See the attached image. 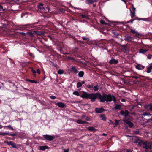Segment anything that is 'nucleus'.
<instances>
[{
	"label": "nucleus",
	"instance_id": "obj_1",
	"mask_svg": "<svg viewBox=\"0 0 152 152\" xmlns=\"http://www.w3.org/2000/svg\"><path fill=\"white\" fill-rule=\"evenodd\" d=\"M80 96L83 99H89L92 102L95 101L97 99L99 100L100 102L102 103L105 101L110 102L113 101L114 103H115L117 100L116 98L114 96L110 94H106L104 92H102V95L100 93H92L89 94L86 91H83Z\"/></svg>",
	"mask_w": 152,
	"mask_h": 152
},
{
	"label": "nucleus",
	"instance_id": "obj_30",
	"mask_svg": "<svg viewBox=\"0 0 152 152\" xmlns=\"http://www.w3.org/2000/svg\"><path fill=\"white\" fill-rule=\"evenodd\" d=\"M115 105L114 109L115 110H120L121 109V106L120 105L115 104Z\"/></svg>",
	"mask_w": 152,
	"mask_h": 152
},
{
	"label": "nucleus",
	"instance_id": "obj_58",
	"mask_svg": "<svg viewBox=\"0 0 152 152\" xmlns=\"http://www.w3.org/2000/svg\"><path fill=\"white\" fill-rule=\"evenodd\" d=\"M28 54L30 56H31V57H32L33 56V54L31 53H28Z\"/></svg>",
	"mask_w": 152,
	"mask_h": 152
},
{
	"label": "nucleus",
	"instance_id": "obj_39",
	"mask_svg": "<svg viewBox=\"0 0 152 152\" xmlns=\"http://www.w3.org/2000/svg\"><path fill=\"white\" fill-rule=\"evenodd\" d=\"M67 59L68 60H72L74 61H75V58L73 57H71L70 56H68L67 57Z\"/></svg>",
	"mask_w": 152,
	"mask_h": 152
},
{
	"label": "nucleus",
	"instance_id": "obj_55",
	"mask_svg": "<svg viewBox=\"0 0 152 152\" xmlns=\"http://www.w3.org/2000/svg\"><path fill=\"white\" fill-rule=\"evenodd\" d=\"M87 88L89 89H91V88H93V86L92 85H88L87 86Z\"/></svg>",
	"mask_w": 152,
	"mask_h": 152
},
{
	"label": "nucleus",
	"instance_id": "obj_31",
	"mask_svg": "<svg viewBox=\"0 0 152 152\" xmlns=\"http://www.w3.org/2000/svg\"><path fill=\"white\" fill-rule=\"evenodd\" d=\"M30 68L31 69V72L33 73L34 77L36 76V70H34V69L32 67H31Z\"/></svg>",
	"mask_w": 152,
	"mask_h": 152
},
{
	"label": "nucleus",
	"instance_id": "obj_34",
	"mask_svg": "<svg viewBox=\"0 0 152 152\" xmlns=\"http://www.w3.org/2000/svg\"><path fill=\"white\" fill-rule=\"evenodd\" d=\"M128 118H124V119H126L127 120V121H132L133 120V118L131 116L129 115V116H128Z\"/></svg>",
	"mask_w": 152,
	"mask_h": 152
},
{
	"label": "nucleus",
	"instance_id": "obj_15",
	"mask_svg": "<svg viewBox=\"0 0 152 152\" xmlns=\"http://www.w3.org/2000/svg\"><path fill=\"white\" fill-rule=\"evenodd\" d=\"M135 67L136 69L139 70H141L144 69L145 66L140 64H138L136 65Z\"/></svg>",
	"mask_w": 152,
	"mask_h": 152
},
{
	"label": "nucleus",
	"instance_id": "obj_12",
	"mask_svg": "<svg viewBox=\"0 0 152 152\" xmlns=\"http://www.w3.org/2000/svg\"><path fill=\"white\" fill-rule=\"evenodd\" d=\"M56 104L58 106L62 108H63L66 107L65 105L61 102H58Z\"/></svg>",
	"mask_w": 152,
	"mask_h": 152
},
{
	"label": "nucleus",
	"instance_id": "obj_37",
	"mask_svg": "<svg viewBox=\"0 0 152 152\" xmlns=\"http://www.w3.org/2000/svg\"><path fill=\"white\" fill-rule=\"evenodd\" d=\"M98 86L97 85L94 86L93 87V90L94 91H97L98 90Z\"/></svg>",
	"mask_w": 152,
	"mask_h": 152
},
{
	"label": "nucleus",
	"instance_id": "obj_16",
	"mask_svg": "<svg viewBox=\"0 0 152 152\" xmlns=\"http://www.w3.org/2000/svg\"><path fill=\"white\" fill-rule=\"evenodd\" d=\"M50 147L46 145H43L39 147V150H40L44 151L46 149H48Z\"/></svg>",
	"mask_w": 152,
	"mask_h": 152
},
{
	"label": "nucleus",
	"instance_id": "obj_33",
	"mask_svg": "<svg viewBox=\"0 0 152 152\" xmlns=\"http://www.w3.org/2000/svg\"><path fill=\"white\" fill-rule=\"evenodd\" d=\"M88 129L89 130L92 131L95 130V128L93 126H89L88 127Z\"/></svg>",
	"mask_w": 152,
	"mask_h": 152
},
{
	"label": "nucleus",
	"instance_id": "obj_9",
	"mask_svg": "<svg viewBox=\"0 0 152 152\" xmlns=\"http://www.w3.org/2000/svg\"><path fill=\"white\" fill-rule=\"evenodd\" d=\"M118 63V61L117 60H115L113 58H112L111 59L109 62V63L111 64H117Z\"/></svg>",
	"mask_w": 152,
	"mask_h": 152
},
{
	"label": "nucleus",
	"instance_id": "obj_10",
	"mask_svg": "<svg viewBox=\"0 0 152 152\" xmlns=\"http://www.w3.org/2000/svg\"><path fill=\"white\" fill-rule=\"evenodd\" d=\"M49 7H44V8L41 10V11L42 12H45L47 13V12H49Z\"/></svg>",
	"mask_w": 152,
	"mask_h": 152
},
{
	"label": "nucleus",
	"instance_id": "obj_42",
	"mask_svg": "<svg viewBox=\"0 0 152 152\" xmlns=\"http://www.w3.org/2000/svg\"><path fill=\"white\" fill-rule=\"evenodd\" d=\"M11 146L12 148H16L17 147H16V144L14 143L13 142V143L11 144Z\"/></svg>",
	"mask_w": 152,
	"mask_h": 152
},
{
	"label": "nucleus",
	"instance_id": "obj_18",
	"mask_svg": "<svg viewBox=\"0 0 152 152\" xmlns=\"http://www.w3.org/2000/svg\"><path fill=\"white\" fill-rule=\"evenodd\" d=\"M34 34H37L39 36H40L43 34V32L41 31H34Z\"/></svg>",
	"mask_w": 152,
	"mask_h": 152
},
{
	"label": "nucleus",
	"instance_id": "obj_40",
	"mask_svg": "<svg viewBox=\"0 0 152 152\" xmlns=\"http://www.w3.org/2000/svg\"><path fill=\"white\" fill-rule=\"evenodd\" d=\"M82 83L80 82H78L77 83V87L80 88L82 86Z\"/></svg>",
	"mask_w": 152,
	"mask_h": 152
},
{
	"label": "nucleus",
	"instance_id": "obj_54",
	"mask_svg": "<svg viewBox=\"0 0 152 152\" xmlns=\"http://www.w3.org/2000/svg\"><path fill=\"white\" fill-rule=\"evenodd\" d=\"M28 34L29 35L31 36L32 37V36H34V33H33L32 32H29Z\"/></svg>",
	"mask_w": 152,
	"mask_h": 152
},
{
	"label": "nucleus",
	"instance_id": "obj_26",
	"mask_svg": "<svg viewBox=\"0 0 152 152\" xmlns=\"http://www.w3.org/2000/svg\"><path fill=\"white\" fill-rule=\"evenodd\" d=\"M77 122L79 124H84L87 123V122L83 121L80 119L78 120L77 121Z\"/></svg>",
	"mask_w": 152,
	"mask_h": 152
},
{
	"label": "nucleus",
	"instance_id": "obj_23",
	"mask_svg": "<svg viewBox=\"0 0 152 152\" xmlns=\"http://www.w3.org/2000/svg\"><path fill=\"white\" fill-rule=\"evenodd\" d=\"M143 115L145 116H148V117L152 116V114L150 113H147L146 112H144L143 113Z\"/></svg>",
	"mask_w": 152,
	"mask_h": 152
},
{
	"label": "nucleus",
	"instance_id": "obj_8",
	"mask_svg": "<svg viewBox=\"0 0 152 152\" xmlns=\"http://www.w3.org/2000/svg\"><path fill=\"white\" fill-rule=\"evenodd\" d=\"M145 109H148L149 108V110L152 111V104H145Z\"/></svg>",
	"mask_w": 152,
	"mask_h": 152
},
{
	"label": "nucleus",
	"instance_id": "obj_46",
	"mask_svg": "<svg viewBox=\"0 0 152 152\" xmlns=\"http://www.w3.org/2000/svg\"><path fill=\"white\" fill-rule=\"evenodd\" d=\"M131 77H132L133 78H134L136 79H140V77H138L135 76H131Z\"/></svg>",
	"mask_w": 152,
	"mask_h": 152
},
{
	"label": "nucleus",
	"instance_id": "obj_49",
	"mask_svg": "<svg viewBox=\"0 0 152 152\" xmlns=\"http://www.w3.org/2000/svg\"><path fill=\"white\" fill-rule=\"evenodd\" d=\"M50 98H51V99L53 100L55 99L56 97L55 96H50Z\"/></svg>",
	"mask_w": 152,
	"mask_h": 152
},
{
	"label": "nucleus",
	"instance_id": "obj_24",
	"mask_svg": "<svg viewBox=\"0 0 152 152\" xmlns=\"http://www.w3.org/2000/svg\"><path fill=\"white\" fill-rule=\"evenodd\" d=\"M4 128H6L8 129H10L12 131H14V129L13 128V127H12V126H11V125H9L8 126H4Z\"/></svg>",
	"mask_w": 152,
	"mask_h": 152
},
{
	"label": "nucleus",
	"instance_id": "obj_61",
	"mask_svg": "<svg viewBox=\"0 0 152 152\" xmlns=\"http://www.w3.org/2000/svg\"><path fill=\"white\" fill-rule=\"evenodd\" d=\"M148 122H151L152 121V117L148 119Z\"/></svg>",
	"mask_w": 152,
	"mask_h": 152
},
{
	"label": "nucleus",
	"instance_id": "obj_60",
	"mask_svg": "<svg viewBox=\"0 0 152 152\" xmlns=\"http://www.w3.org/2000/svg\"><path fill=\"white\" fill-rule=\"evenodd\" d=\"M13 142L12 141H10L9 142L8 145H11V144L13 143Z\"/></svg>",
	"mask_w": 152,
	"mask_h": 152
},
{
	"label": "nucleus",
	"instance_id": "obj_13",
	"mask_svg": "<svg viewBox=\"0 0 152 152\" xmlns=\"http://www.w3.org/2000/svg\"><path fill=\"white\" fill-rule=\"evenodd\" d=\"M79 16L81 17L82 19H89V18L87 14H80Z\"/></svg>",
	"mask_w": 152,
	"mask_h": 152
},
{
	"label": "nucleus",
	"instance_id": "obj_36",
	"mask_svg": "<svg viewBox=\"0 0 152 152\" xmlns=\"http://www.w3.org/2000/svg\"><path fill=\"white\" fill-rule=\"evenodd\" d=\"M73 94L77 96H80L79 92L77 91H75L73 92Z\"/></svg>",
	"mask_w": 152,
	"mask_h": 152
},
{
	"label": "nucleus",
	"instance_id": "obj_45",
	"mask_svg": "<svg viewBox=\"0 0 152 152\" xmlns=\"http://www.w3.org/2000/svg\"><path fill=\"white\" fill-rule=\"evenodd\" d=\"M82 39L83 40L87 41H89V39L88 38L85 37H82Z\"/></svg>",
	"mask_w": 152,
	"mask_h": 152
},
{
	"label": "nucleus",
	"instance_id": "obj_56",
	"mask_svg": "<svg viewBox=\"0 0 152 152\" xmlns=\"http://www.w3.org/2000/svg\"><path fill=\"white\" fill-rule=\"evenodd\" d=\"M60 11L62 12H64L65 11V10L62 8H61L60 9Z\"/></svg>",
	"mask_w": 152,
	"mask_h": 152
},
{
	"label": "nucleus",
	"instance_id": "obj_43",
	"mask_svg": "<svg viewBox=\"0 0 152 152\" xmlns=\"http://www.w3.org/2000/svg\"><path fill=\"white\" fill-rule=\"evenodd\" d=\"M126 39V40H128L129 41H130L131 40V37L130 36H127V37L125 38Z\"/></svg>",
	"mask_w": 152,
	"mask_h": 152
},
{
	"label": "nucleus",
	"instance_id": "obj_32",
	"mask_svg": "<svg viewBox=\"0 0 152 152\" xmlns=\"http://www.w3.org/2000/svg\"><path fill=\"white\" fill-rule=\"evenodd\" d=\"M130 11L131 13V18H133L135 16V12H133L132 10H130Z\"/></svg>",
	"mask_w": 152,
	"mask_h": 152
},
{
	"label": "nucleus",
	"instance_id": "obj_47",
	"mask_svg": "<svg viewBox=\"0 0 152 152\" xmlns=\"http://www.w3.org/2000/svg\"><path fill=\"white\" fill-rule=\"evenodd\" d=\"M102 25H104V24L105 23V22L104 20H101L100 21Z\"/></svg>",
	"mask_w": 152,
	"mask_h": 152
},
{
	"label": "nucleus",
	"instance_id": "obj_20",
	"mask_svg": "<svg viewBox=\"0 0 152 152\" xmlns=\"http://www.w3.org/2000/svg\"><path fill=\"white\" fill-rule=\"evenodd\" d=\"M100 118H102V120L104 121H106L107 118L105 117V115L104 114H101L100 115Z\"/></svg>",
	"mask_w": 152,
	"mask_h": 152
},
{
	"label": "nucleus",
	"instance_id": "obj_22",
	"mask_svg": "<svg viewBox=\"0 0 152 152\" xmlns=\"http://www.w3.org/2000/svg\"><path fill=\"white\" fill-rule=\"evenodd\" d=\"M134 19H136V20H138L139 21L142 20L145 21H148L149 20L148 18H138L136 17V18Z\"/></svg>",
	"mask_w": 152,
	"mask_h": 152
},
{
	"label": "nucleus",
	"instance_id": "obj_62",
	"mask_svg": "<svg viewBox=\"0 0 152 152\" xmlns=\"http://www.w3.org/2000/svg\"><path fill=\"white\" fill-rule=\"evenodd\" d=\"M64 152H69L68 149H65Z\"/></svg>",
	"mask_w": 152,
	"mask_h": 152
},
{
	"label": "nucleus",
	"instance_id": "obj_57",
	"mask_svg": "<svg viewBox=\"0 0 152 152\" xmlns=\"http://www.w3.org/2000/svg\"><path fill=\"white\" fill-rule=\"evenodd\" d=\"M142 77H145V78H146V79H147V80H152V79L151 78H150L149 77H145L144 76H142Z\"/></svg>",
	"mask_w": 152,
	"mask_h": 152
},
{
	"label": "nucleus",
	"instance_id": "obj_38",
	"mask_svg": "<svg viewBox=\"0 0 152 152\" xmlns=\"http://www.w3.org/2000/svg\"><path fill=\"white\" fill-rule=\"evenodd\" d=\"M64 72V71L63 70H59L58 71V74L59 75H61L63 74Z\"/></svg>",
	"mask_w": 152,
	"mask_h": 152
},
{
	"label": "nucleus",
	"instance_id": "obj_2",
	"mask_svg": "<svg viewBox=\"0 0 152 152\" xmlns=\"http://www.w3.org/2000/svg\"><path fill=\"white\" fill-rule=\"evenodd\" d=\"M138 141H140L139 142H138L139 145L141 146L143 148L145 149L151 148V145L148 142H144L142 140L140 141L139 139H138L137 141H136V142H138Z\"/></svg>",
	"mask_w": 152,
	"mask_h": 152
},
{
	"label": "nucleus",
	"instance_id": "obj_53",
	"mask_svg": "<svg viewBox=\"0 0 152 152\" xmlns=\"http://www.w3.org/2000/svg\"><path fill=\"white\" fill-rule=\"evenodd\" d=\"M37 72V73H38V74L39 75H40V74H41V71H40V70L39 69H38L37 70V72Z\"/></svg>",
	"mask_w": 152,
	"mask_h": 152
},
{
	"label": "nucleus",
	"instance_id": "obj_11",
	"mask_svg": "<svg viewBox=\"0 0 152 152\" xmlns=\"http://www.w3.org/2000/svg\"><path fill=\"white\" fill-rule=\"evenodd\" d=\"M0 135H2V136H5V135H9L11 136H15L16 135V134L15 133L11 134H9V133H5V132H3L2 133L1 132H0Z\"/></svg>",
	"mask_w": 152,
	"mask_h": 152
},
{
	"label": "nucleus",
	"instance_id": "obj_63",
	"mask_svg": "<svg viewBox=\"0 0 152 152\" xmlns=\"http://www.w3.org/2000/svg\"><path fill=\"white\" fill-rule=\"evenodd\" d=\"M21 34H22V35L24 36L25 35V34L23 32H21Z\"/></svg>",
	"mask_w": 152,
	"mask_h": 152
},
{
	"label": "nucleus",
	"instance_id": "obj_50",
	"mask_svg": "<svg viewBox=\"0 0 152 152\" xmlns=\"http://www.w3.org/2000/svg\"><path fill=\"white\" fill-rule=\"evenodd\" d=\"M134 133L135 134H138L139 133V131L138 130L137 131H134Z\"/></svg>",
	"mask_w": 152,
	"mask_h": 152
},
{
	"label": "nucleus",
	"instance_id": "obj_52",
	"mask_svg": "<svg viewBox=\"0 0 152 152\" xmlns=\"http://www.w3.org/2000/svg\"><path fill=\"white\" fill-rule=\"evenodd\" d=\"M69 37H71V38H72L73 39H74V40H76V38H75V37L74 36H72L71 34H69Z\"/></svg>",
	"mask_w": 152,
	"mask_h": 152
},
{
	"label": "nucleus",
	"instance_id": "obj_41",
	"mask_svg": "<svg viewBox=\"0 0 152 152\" xmlns=\"http://www.w3.org/2000/svg\"><path fill=\"white\" fill-rule=\"evenodd\" d=\"M113 34L114 36L117 38H118V36H119V35L116 32H114L113 33Z\"/></svg>",
	"mask_w": 152,
	"mask_h": 152
},
{
	"label": "nucleus",
	"instance_id": "obj_17",
	"mask_svg": "<svg viewBox=\"0 0 152 152\" xmlns=\"http://www.w3.org/2000/svg\"><path fill=\"white\" fill-rule=\"evenodd\" d=\"M37 23H33L32 24H28L27 25H25L23 26V27L25 28H28L29 27H33L34 26V25L36 24H37Z\"/></svg>",
	"mask_w": 152,
	"mask_h": 152
},
{
	"label": "nucleus",
	"instance_id": "obj_7",
	"mask_svg": "<svg viewBox=\"0 0 152 152\" xmlns=\"http://www.w3.org/2000/svg\"><path fill=\"white\" fill-rule=\"evenodd\" d=\"M129 28L130 30V32L133 34H135V36L136 37H138L139 36L141 35L139 34L137 32L135 31V30H134L131 29L130 27H129Z\"/></svg>",
	"mask_w": 152,
	"mask_h": 152
},
{
	"label": "nucleus",
	"instance_id": "obj_59",
	"mask_svg": "<svg viewBox=\"0 0 152 152\" xmlns=\"http://www.w3.org/2000/svg\"><path fill=\"white\" fill-rule=\"evenodd\" d=\"M152 56V55H149L148 56V58L149 59H151Z\"/></svg>",
	"mask_w": 152,
	"mask_h": 152
},
{
	"label": "nucleus",
	"instance_id": "obj_51",
	"mask_svg": "<svg viewBox=\"0 0 152 152\" xmlns=\"http://www.w3.org/2000/svg\"><path fill=\"white\" fill-rule=\"evenodd\" d=\"M115 126H117L119 124V121L115 119Z\"/></svg>",
	"mask_w": 152,
	"mask_h": 152
},
{
	"label": "nucleus",
	"instance_id": "obj_64",
	"mask_svg": "<svg viewBox=\"0 0 152 152\" xmlns=\"http://www.w3.org/2000/svg\"><path fill=\"white\" fill-rule=\"evenodd\" d=\"M126 152H132L130 150H127V151Z\"/></svg>",
	"mask_w": 152,
	"mask_h": 152
},
{
	"label": "nucleus",
	"instance_id": "obj_29",
	"mask_svg": "<svg viewBox=\"0 0 152 152\" xmlns=\"http://www.w3.org/2000/svg\"><path fill=\"white\" fill-rule=\"evenodd\" d=\"M147 72L148 73H150L151 72V70L152 69V65H150L149 67H147Z\"/></svg>",
	"mask_w": 152,
	"mask_h": 152
},
{
	"label": "nucleus",
	"instance_id": "obj_6",
	"mask_svg": "<svg viewBox=\"0 0 152 152\" xmlns=\"http://www.w3.org/2000/svg\"><path fill=\"white\" fill-rule=\"evenodd\" d=\"M106 110L104 109L102 107L101 108H96L95 109V111L96 113H102L104 111Z\"/></svg>",
	"mask_w": 152,
	"mask_h": 152
},
{
	"label": "nucleus",
	"instance_id": "obj_35",
	"mask_svg": "<svg viewBox=\"0 0 152 152\" xmlns=\"http://www.w3.org/2000/svg\"><path fill=\"white\" fill-rule=\"evenodd\" d=\"M136 20V19H131L129 21H128L127 22L125 23H133V21L135 20Z\"/></svg>",
	"mask_w": 152,
	"mask_h": 152
},
{
	"label": "nucleus",
	"instance_id": "obj_3",
	"mask_svg": "<svg viewBox=\"0 0 152 152\" xmlns=\"http://www.w3.org/2000/svg\"><path fill=\"white\" fill-rule=\"evenodd\" d=\"M43 137L44 138L43 140H46L49 141H52L55 138V136L54 135H43Z\"/></svg>",
	"mask_w": 152,
	"mask_h": 152
},
{
	"label": "nucleus",
	"instance_id": "obj_14",
	"mask_svg": "<svg viewBox=\"0 0 152 152\" xmlns=\"http://www.w3.org/2000/svg\"><path fill=\"white\" fill-rule=\"evenodd\" d=\"M70 71L71 72H73L75 74H77L78 72V70L76 69L75 67L74 66L71 67Z\"/></svg>",
	"mask_w": 152,
	"mask_h": 152
},
{
	"label": "nucleus",
	"instance_id": "obj_4",
	"mask_svg": "<svg viewBox=\"0 0 152 152\" xmlns=\"http://www.w3.org/2000/svg\"><path fill=\"white\" fill-rule=\"evenodd\" d=\"M120 113L121 115L124 116L125 118H126L128 116H129L130 113L128 110H121L120 112Z\"/></svg>",
	"mask_w": 152,
	"mask_h": 152
},
{
	"label": "nucleus",
	"instance_id": "obj_28",
	"mask_svg": "<svg viewBox=\"0 0 152 152\" xmlns=\"http://www.w3.org/2000/svg\"><path fill=\"white\" fill-rule=\"evenodd\" d=\"M26 80L28 82H30L34 83H37V81L35 80H31L29 79H26Z\"/></svg>",
	"mask_w": 152,
	"mask_h": 152
},
{
	"label": "nucleus",
	"instance_id": "obj_19",
	"mask_svg": "<svg viewBox=\"0 0 152 152\" xmlns=\"http://www.w3.org/2000/svg\"><path fill=\"white\" fill-rule=\"evenodd\" d=\"M37 7L39 10H41L44 8L43 4L41 3H39L37 5Z\"/></svg>",
	"mask_w": 152,
	"mask_h": 152
},
{
	"label": "nucleus",
	"instance_id": "obj_25",
	"mask_svg": "<svg viewBox=\"0 0 152 152\" xmlns=\"http://www.w3.org/2000/svg\"><path fill=\"white\" fill-rule=\"evenodd\" d=\"M97 1V0H87V3L88 4H91L94 2Z\"/></svg>",
	"mask_w": 152,
	"mask_h": 152
},
{
	"label": "nucleus",
	"instance_id": "obj_48",
	"mask_svg": "<svg viewBox=\"0 0 152 152\" xmlns=\"http://www.w3.org/2000/svg\"><path fill=\"white\" fill-rule=\"evenodd\" d=\"M4 10H5L3 8V7L1 5H0V11H4Z\"/></svg>",
	"mask_w": 152,
	"mask_h": 152
},
{
	"label": "nucleus",
	"instance_id": "obj_27",
	"mask_svg": "<svg viewBox=\"0 0 152 152\" xmlns=\"http://www.w3.org/2000/svg\"><path fill=\"white\" fill-rule=\"evenodd\" d=\"M84 75V72L83 71H80L79 72L78 76L79 77H83Z\"/></svg>",
	"mask_w": 152,
	"mask_h": 152
},
{
	"label": "nucleus",
	"instance_id": "obj_5",
	"mask_svg": "<svg viewBox=\"0 0 152 152\" xmlns=\"http://www.w3.org/2000/svg\"><path fill=\"white\" fill-rule=\"evenodd\" d=\"M123 121L124 122H125L126 124H127L130 128H132L134 124L133 122L127 121V120L126 119H123Z\"/></svg>",
	"mask_w": 152,
	"mask_h": 152
},
{
	"label": "nucleus",
	"instance_id": "obj_21",
	"mask_svg": "<svg viewBox=\"0 0 152 152\" xmlns=\"http://www.w3.org/2000/svg\"><path fill=\"white\" fill-rule=\"evenodd\" d=\"M148 50L147 49H140L139 50V53H142L144 54L145 53H146Z\"/></svg>",
	"mask_w": 152,
	"mask_h": 152
},
{
	"label": "nucleus",
	"instance_id": "obj_44",
	"mask_svg": "<svg viewBox=\"0 0 152 152\" xmlns=\"http://www.w3.org/2000/svg\"><path fill=\"white\" fill-rule=\"evenodd\" d=\"M39 102L41 103L42 105H46V104L44 101H41L40 100L39 101Z\"/></svg>",
	"mask_w": 152,
	"mask_h": 152
}]
</instances>
